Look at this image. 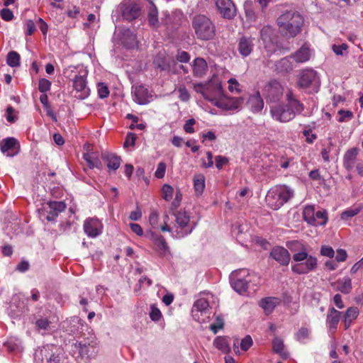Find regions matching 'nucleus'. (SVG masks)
<instances>
[{"label": "nucleus", "mask_w": 363, "mask_h": 363, "mask_svg": "<svg viewBox=\"0 0 363 363\" xmlns=\"http://www.w3.org/2000/svg\"><path fill=\"white\" fill-rule=\"evenodd\" d=\"M338 115L340 116L337 121L340 123L343 122H347L350 121L353 117V113L352 111L349 110H340L337 112Z\"/></svg>", "instance_id": "nucleus-49"}, {"label": "nucleus", "mask_w": 363, "mask_h": 363, "mask_svg": "<svg viewBox=\"0 0 363 363\" xmlns=\"http://www.w3.org/2000/svg\"><path fill=\"white\" fill-rule=\"evenodd\" d=\"M51 82L45 78H42L39 80L38 89L42 93H46L50 89Z\"/></svg>", "instance_id": "nucleus-53"}, {"label": "nucleus", "mask_w": 363, "mask_h": 363, "mask_svg": "<svg viewBox=\"0 0 363 363\" xmlns=\"http://www.w3.org/2000/svg\"><path fill=\"white\" fill-rule=\"evenodd\" d=\"M84 160L86 162L89 168L93 169L94 167L100 169L101 167V163L98 158L94 156V153H84L83 156Z\"/></svg>", "instance_id": "nucleus-43"}, {"label": "nucleus", "mask_w": 363, "mask_h": 363, "mask_svg": "<svg viewBox=\"0 0 363 363\" xmlns=\"http://www.w3.org/2000/svg\"><path fill=\"white\" fill-rule=\"evenodd\" d=\"M82 70H86L82 65L69 66L63 71L64 76L74 82V79L78 78Z\"/></svg>", "instance_id": "nucleus-35"}, {"label": "nucleus", "mask_w": 363, "mask_h": 363, "mask_svg": "<svg viewBox=\"0 0 363 363\" xmlns=\"http://www.w3.org/2000/svg\"><path fill=\"white\" fill-rule=\"evenodd\" d=\"M194 89L196 93L201 94L203 99L212 105H214L223 94L221 82L216 75H213L209 81L204 84H194Z\"/></svg>", "instance_id": "nucleus-6"}, {"label": "nucleus", "mask_w": 363, "mask_h": 363, "mask_svg": "<svg viewBox=\"0 0 363 363\" xmlns=\"http://www.w3.org/2000/svg\"><path fill=\"white\" fill-rule=\"evenodd\" d=\"M192 26L198 39L209 40L216 35V27L213 21L204 15L195 16Z\"/></svg>", "instance_id": "nucleus-7"}, {"label": "nucleus", "mask_w": 363, "mask_h": 363, "mask_svg": "<svg viewBox=\"0 0 363 363\" xmlns=\"http://www.w3.org/2000/svg\"><path fill=\"white\" fill-rule=\"evenodd\" d=\"M286 100L287 104L285 105L276 104L271 106V115L274 120L281 123L289 122L296 113L303 111V105L294 97L291 91L286 94Z\"/></svg>", "instance_id": "nucleus-3"}, {"label": "nucleus", "mask_w": 363, "mask_h": 363, "mask_svg": "<svg viewBox=\"0 0 363 363\" xmlns=\"http://www.w3.org/2000/svg\"><path fill=\"white\" fill-rule=\"evenodd\" d=\"M304 220L310 225H325L328 222V213L325 210L315 211L313 206H306L303 211Z\"/></svg>", "instance_id": "nucleus-10"}, {"label": "nucleus", "mask_w": 363, "mask_h": 363, "mask_svg": "<svg viewBox=\"0 0 363 363\" xmlns=\"http://www.w3.org/2000/svg\"><path fill=\"white\" fill-rule=\"evenodd\" d=\"M224 320L222 316L218 315L216 318V322L210 325V329L214 334L223 328Z\"/></svg>", "instance_id": "nucleus-50"}, {"label": "nucleus", "mask_w": 363, "mask_h": 363, "mask_svg": "<svg viewBox=\"0 0 363 363\" xmlns=\"http://www.w3.org/2000/svg\"><path fill=\"white\" fill-rule=\"evenodd\" d=\"M102 159L107 162L109 169L116 170L120 167L121 159L112 153H103Z\"/></svg>", "instance_id": "nucleus-33"}, {"label": "nucleus", "mask_w": 363, "mask_h": 363, "mask_svg": "<svg viewBox=\"0 0 363 363\" xmlns=\"http://www.w3.org/2000/svg\"><path fill=\"white\" fill-rule=\"evenodd\" d=\"M213 346L224 354L231 351L229 339L224 336H218L213 340Z\"/></svg>", "instance_id": "nucleus-31"}, {"label": "nucleus", "mask_w": 363, "mask_h": 363, "mask_svg": "<svg viewBox=\"0 0 363 363\" xmlns=\"http://www.w3.org/2000/svg\"><path fill=\"white\" fill-rule=\"evenodd\" d=\"M357 150L355 148L350 149L344 155V166L347 169H351L355 162Z\"/></svg>", "instance_id": "nucleus-39"}, {"label": "nucleus", "mask_w": 363, "mask_h": 363, "mask_svg": "<svg viewBox=\"0 0 363 363\" xmlns=\"http://www.w3.org/2000/svg\"><path fill=\"white\" fill-rule=\"evenodd\" d=\"M149 223L150 225L155 229L160 228L163 225H159V215L157 212L153 211L149 216Z\"/></svg>", "instance_id": "nucleus-52"}, {"label": "nucleus", "mask_w": 363, "mask_h": 363, "mask_svg": "<svg viewBox=\"0 0 363 363\" xmlns=\"http://www.w3.org/2000/svg\"><path fill=\"white\" fill-rule=\"evenodd\" d=\"M121 41L123 45L130 48L135 45L136 37L129 29H124L122 32Z\"/></svg>", "instance_id": "nucleus-34"}, {"label": "nucleus", "mask_w": 363, "mask_h": 363, "mask_svg": "<svg viewBox=\"0 0 363 363\" xmlns=\"http://www.w3.org/2000/svg\"><path fill=\"white\" fill-rule=\"evenodd\" d=\"M35 30V26L32 20H27L25 23V33L28 35H32Z\"/></svg>", "instance_id": "nucleus-61"}, {"label": "nucleus", "mask_w": 363, "mask_h": 363, "mask_svg": "<svg viewBox=\"0 0 363 363\" xmlns=\"http://www.w3.org/2000/svg\"><path fill=\"white\" fill-rule=\"evenodd\" d=\"M340 315L341 313L334 308H329L326 318V325L330 333L333 334L335 332L340 319Z\"/></svg>", "instance_id": "nucleus-25"}, {"label": "nucleus", "mask_w": 363, "mask_h": 363, "mask_svg": "<svg viewBox=\"0 0 363 363\" xmlns=\"http://www.w3.org/2000/svg\"><path fill=\"white\" fill-rule=\"evenodd\" d=\"M298 84L301 88L312 86L317 91L320 82L316 72L311 69L303 70L300 73Z\"/></svg>", "instance_id": "nucleus-16"}, {"label": "nucleus", "mask_w": 363, "mask_h": 363, "mask_svg": "<svg viewBox=\"0 0 363 363\" xmlns=\"http://www.w3.org/2000/svg\"><path fill=\"white\" fill-rule=\"evenodd\" d=\"M262 93L267 101L276 103L282 97L284 87L278 81L272 80L264 86Z\"/></svg>", "instance_id": "nucleus-13"}, {"label": "nucleus", "mask_w": 363, "mask_h": 363, "mask_svg": "<svg viewBox=\"0 0 363 363\" xmlns=\"http://www.w3.org/2000/svg\"><path fill=\"white\" fill-rule=\"evenodd\" d=\"M311 331L308 328H301L296 333V339L301 342H305L310 337Z\"/></svg>", "instance_id": "nucleus-46"}, {"label": "nucleus", "mask_w": 363, "mask_h": 363, "mask_svg": "<svg viewBox=\"0 0 363 363\" xmlns=\"http://www.w3.org/2000/svg\"><path fill=\"white\" fill-rule=\"evenodd\" d=\"M196 121L194 118L189 119L186 121L184 125V130L186 133H194V125Z\"/></svg>", "instance_id": "nucleus-62"}, {"label": "nucleus", "mask_w": 363, "mask_h": 363, "mask_svg": "<svg viewBox=\"0 0 363 363\" xmlns=\"http://www.w3.org/2000/svg\"><path fill=\"white\" fill-rule=\"evenodd\" d=\"M216 160V167L218 169H221L224 165H225L228 162V160L227 157L218 155L215 158Z\"/></svg>", "instance_id": "nucleus-64"}, {"label": "nucleus", "mask_w": 363, "mask_h": 363, "mask_svg": "<svg viewBox=\"0 0 363 363\" xmlns=\"http://www.w3.org/2000/svg\"><path fill=\"white\" fill-rule=\"evenodd\" d=\"M20 55L15 52H9L7 55L6 62L11 67H16L20 65Z\"/></svg>", "instance_id": "nucleus-44"}, {"label": "nucleus", "mask_w": 363, "mask_h": 363, "mask_svg": "<svg viewBox=\"0 0 363 363\" xmlns=\"http://www.w3.org/2000/svg\"><path fill=\"white\" fill-rule=\"evenodd\" d=\"M55 345H46L36 350L35 363H62Z\"/></svg>", "instance_id": "nucleus-9"}, {"label": "nucleus", "mask_w": 363, "mask_h": 363, "mask_svg": "<svg viewBox=\"0 0 363 363\" xmlns=\"http://www.w3.org/2000/svg\"><path fill=\"white\" fill-rule=\"evenodd\" d=\"M161 194L163 199L167 201H169L173 198L174 194V189L172 186L165 184L162 187Z\"/></svg>", "instance_id": "nucleus-45"}, {"label": "nucleus", "mask_w": 363, "mask_h": 363, "mask_svg": "<svg viewBox=\"0 0 363 363\" xmlns=\"http://www.w3.org/2000/svg\"><path fill=\"white\" fill-rule=\"evenodd\" d=\"M134 101L140 105H145L150 103L152 100V95L149 93L147 88L140 85L135 87Z\"/></svg>", "instance_id": "nucleus-24"}, {"label": "nucleus", "mask_w": 363, "mask_h": 363, "mask_svg": "<svg viewBox=\"0 0 363 363\" xmlns=\"http://www.w3.org/2000/svg\"><path fill=\"white\" fill-rule=\"evenodd\" d=\"M294 196V191L284 184L277 185L271 188L266 195V203L273 210L279 209Z\"/></svg>", "instance_id": "nucleus-5"}, {"label": "nucleus", "mask_w": 363, "mask_h": 363, "mask_svg": "<svg viewBox=\"0 0 363 363\" xmlns=\"http://www.w3.org/2000/svg\"><path fill=\"white\" fill-rule=\"evenodd\" d=\"M333 51L337 55H343L345 52H347L348 49V46L346 43H342L341 45H333L332 46Z\"/></svg>", "instance_id": "nucleus-56"}, {"label": "nucleus", "mask_w": 363, "mask_h": 363, "mask_svg": "<svg viewBox=\"0 0 363 363\" xmlns=\"http://www.w3.org/2000/svg\"><path fill=\"white\" fill-rule=\"evenodd\" d=\"M104 225L101 221L96 218H89L83 224L84 233L91 238H96L103 232Z\"/></svg>", "instance_id": "nucleus-17"}, {"label": "nucleus", "mask_w": 363, "mask_h": 363, "mask_svg": "<svg viewBox=\"0 0 363 363\" xmlns=\"http://www.w3.org/2000/svg\"><path fill=\"white\" fill-rule=\"evenodd\" d=\"M205 177L203 174H196L194 177V188L197 195H201L205 189Z\"/></svg>", "instance_id": "nucleus-40"}, {"label": "nucleus", "mask_w": 363, "mask_h": 363, "mask_svg": "<svg viewBox=\"0 0 363 363\" xmlns=\"http://www.w3.org/2000/svg\"><path fill=\"white\" fill-rule=\"evenodd\" d=\"M360 211V207L347 208L341 213L340 218L342 220H347L349 218H352L357 215Z\"/></svg>", "instance_id": "nucleus-47"}, {"label": "nucleus", "mask_w": 363, "mask_h": 363, "mask_svg": "<svg viewBox=\"0 0 363 363\" xmlns=\"http://www.w3.org/2000/svg\"><path fill=\"white\" fill-rule=\"evenodd\" d=\"M179 94L178 97L184 102H186L190 99V94L184 86H181L177 89Z\"/></svg>", "instance_id": "nucleus-54"}, {"label": "nucleus", "mask_w": 363, "mask_h": 363, "mask_svg": "<svg viewBox=\"0 0 363 363\" xmlns=\"http://www.w3.org/2000/svg\"><path fill=\"white\" fill-rule=\"evenodd\" d=\"M193 74L196 77H202L208 69V65L206 60L202 57H196L191 65Z\"/></svg>", "instance_id": "nucleus-27"}, {"label": "nucleus", "mask_w": 363, "mask_h": 363, "mask_svg": "<svg viewBox=\"0 0 363 363\" xmlns=\"http://www.w3.org/2000/svg\"><path fill=\"white\" fill-rule=\"evenodd\" d=\"M97 91L99 98L104 99L109 95V90L107 85L103 82H99L97 84Z\"/></svg>", "instance_id": "nucleus-51"}, {"label": "nucleus", "mask_w": 363, "mask_h": 363, "mask_svg": "<svg viewBox=\"0 0 363 363\" xmlns=\"http://www.w3.org/2000/svg\"><path fill=\"white\" fill-rule=\"evenodd\" d=\"M272 347L273 351L279 354L282 358L286 359L288 357V352L285 350V347L282 340H281L280 338L276 337L274 339L272 342Z\"/></svg>", "instance_id": "nucleus-41"}, {"label": "nucleus", "mask_w": 363, "mask_h": 363, "mask_svg": "<svg viewBox=\"0 0 363 363\" xmlns=\"http://www.w3.org/2000/svg\"><path fill=\"white\" fill-rule=\"evenodd\" d=\"M250 281V275L247 269H240L232 274L231 286L240 294L246 292Z\"/></svg>", "instance_id": "nucleus-12"}, {"label": "nucleus", "mask_w": 363, "mask_h": 363, "mask_svg": "<svg viewBox=\"0 0 363 363\" xmlns=\"http://www.w3.org/2000/svg\"><path fill=\"white\" fill-rule=\"evenodd\" d=\"M359 315V310L357 307H350L345 312V328L347 329L351 323L355 320Z\"/></svg>", "instance_id": "nucleus-42"}, {"label": "nucleus", "mask_w": 363, "mask_h": 363, "mask_svg": "<svg viewBox=\"0 0 363 363\" xmlns=\"http://www.w3.org/2000/svg\"><path fill=\"white\" fill-rule=\"evenodd\" d=\"M270 255L281 265H288L291 259L289 251L280 246L274 247L272 250Z\"/></svg>", "instance_id": "nucleus-23"}, {"label": "nucleus", "mask_w": 363, "mask_h": 363, "mask_svg": "<svg viewBox=\"0 0 363 363\" xmlns=\"http://www.w3.org/2000/svg\"><path fill=\"white\" fill-rule=\"evenodd\" d=\"M74 347L85 361L94 359L99 350V344L96 340L76 342L74 344Z\"/></svg>", "instance_id": "nucleus-11"}, {"label": "nucleus", "mask_w": 363, "mask_h": 363, "mask_svg": "<svg viewBox=\"0 0 363 363\" xmlns=\"http://www.w3.org/2000/svg\"><path fill=\"white\" fill-rule=\"evenodd\" d=\"M122 13L127 19H135L140 15V6L135 1L125 0L122 4Z\"/></svg>", "instance_id": "nucleus-22"}, {"label": "nucleus", "mask_w": 363, "mask_h": 363, "mask_svg": "<svg viewBox=\"0 0 363 363\" xmlns=\"http://www.w3.org/2000/svg\"><path fill=\"white\" fill-rule=\"evenodd\" d=\"M287 247L292 252L300 250L293 255V261L295 264L291 266V270L298 274H308L315 270L318 267V259L315 257L308 255L305 246L298 241H291L287 243Z\"/></svg>", "instance_id": "nucleus-1"}, {"label": "nucleus", "mask_w": 363, "mask_h": 363, "mask_svg": "<svg viewBox=\"0 0 363 363\" xmlns=\"http://www.w3.org/2000/svg\"><path fill=\"white\" fill-rule=\"evenodd\" d=\"M242 99L239 98L228 97L224 94L213 105L223 111H235L240 108Z\"/></svg>", "instance_id": "nucleus-18"}, {"label": "nucleus", "mask_w": 363, "mask_h": 363, "mask_svg": "<svg viewBox=\"0 0 363 363\" xmlns=\"http://www.w3.org/2000/svg\"><path fill=\"white\" fill-rule=\"evenodd\" d=\"M166 172V164L164 162H160L157 167L155 172V176L158 179H162L164 177Z\"/></svg>", "instance_id": "nucleus-58"}, {"label": "nucleus", "mask_w": 363, "mask_h": 363, "mask_svg": "<svg viewBox=\"0 0 363 363\" xmlns=\"http://www.w3.org/2000/svg\"><path fill=\"white\" fill-rule=\"evenodd\" d=\"M216 6L225 18L232 19L236 15V7L232 0H216Z\"/></svg>", "instance_id": "nucleus-19"}, {"label": "nucleus", "mask_w": 363, "mask_h": 363, "mask_svg": "<svg viewBox=\"0 0 363 363\" xmlns=\"http://www.w3.org/2000/svg\"><path fill=\"white\" fill-rule=\"evenodd\" d=\"M87 74V70H82L78 78L72 82L74 97L80 100L86 99L90 94V89L86 82Z\"/></svg>", "instance_id": "nucleus-14"}, {"label": "nucleus", "mask_w": 363, "mask_h": 363, "mask_svg": "<svg viewBox=\"0 0 363 363\" xmlns=\"http://www.w3.org/2000/svg\"><path fill=\"white\" fill-rule=\"evenodd\" d=\"M247 106L253 113H257L262 110L264 101L258 91L249 97Z\"/></svg>", "instance_id": "nucleus-30"}, {"label": "nucleus", "mask_w": 363, "mask_h": 363, "mask_svg": "<svg viewBox=\"0 0 363 363\" xmlns=\"http://www.w3.org/2000/svg\"><path fill=\"white\" fill-rule=\"evenodd\" d=\"M272 33V28L271 26H264L260 32L261 38L264 42L270 41V35Z\"/></svg>", "instance_id": "nucleus-57"}, {"label": "nucleus", "mask_w": 363, "mask_h": 363, "mask_svg": "<svg viewBox=\"0 0 363 363\" xmlns=\"http://www.w3.org/2000/svg\"><path fill=\"white\" fill-rule=\"evenodd\" d=\"M149 315L150 319L155 322L159 321L162 317L160 310L155 305L150 306Z\"/></svg>", "instance_id": "nucleus-48"}, {"label": "nucleus", "mask_w": 363, "mask_h": 363, "mask_svg": "<svg viewBox=\"0 0 363 363\" xmlns=\"http://www.w3.org/2000/svg\"><path fill=\"white\" fill-rule=\"evenodd\" d=\"M312 54V50L308 47L303 45L292 55L291 57L296 63H303L310 60Z\"/></svg>", "instance_id": "nucleus-29"}, {"label": "nucleus", "mask_w": 363, "mask_h": 363, "mask_svg": "<svg viewBox=\"0 0 363 363\" xmlns=\"http://www.w3.org/2000/svg\"><path fill=\"white\" fill-rule=\"evenodd\" d=\"M136 140V135L133 133H129L125 138L123 146L124 147H133L135 145Z\"/></svg>", "instance_id": "nucleus-59"}, {"label": "nucleus", "mask_w": 363, "mask_h": 363, "mask_svg": "<svg viewBox=\"0 0 363 363\" xmlns=\"http://www.w3.org/2000/svg\"><path fill=\"white\" fill-rule=\"evenodd\" d=\"M1 152L6 157H13L20 150V144L14 138H7L0 143Z\"/></svg>", "instance_id": "nucleus-20"}, {"label": "nucleus", "mask_w": 363, "mask_h": 363, "mask_svg": "<svg viewBox=\"0 0 363 363\" xmlns=\"http://www.w3.org/2000/svg\"><path fill=\"white\" fill-rule=\"evenodd\" d=\"M277 23L279 30L285 35L294 37L301 32L303 18L296 11H287L277 18Z\"/></svg>", "instance_id": "nucleus-4"}, {"label": "nucleus", "mask_w": 363, "mask_h": 363, "mask_svg": "<svg viewBox=\"0 0 363 363\" xmlns=\"http://www.w3.org/2000/svg\"><path fill=\"white\" fill-rule=\"evenodd\" d=\"M0 15L2 19L6 21H11L13 18V12L9 9H3L0 11Z\"/></svg>", "instance_id": "nucleus-63"}, {"label": "nucleus", "mask_w": 363, "mask_h": 363, "mask_svg": "<svg viewBox=\"0 0 363 363\" xmlns=\"http://www.w3.org/2000/svg\"><path fill=\"white\" fill-rule=\"evenodd\" d=\"M212 298L210 293L203 292L199 294V298L196 300L191 309V315L195 320L203 323L209 318V300Z\"/></svg>", "instance_id": "nucleus-8"}, {"label": "nucleus", "mask_w": 363, "mask_h": 363, "mask_svg": "<svg viewBox=\"0 0 363 363\" xmlns=\"http://www.w3.org/2000/svg\"><path fill=\"white\" fill-rule=\"evenodd\" d=\"M253 340L250 335H245L239 342L236 339L233 342V350L235 354H240V350L247 351L252 345Z\"/></svg>", "instance_id": "nucleus-28"}, {"label": "nucleus", "mask_w": 363, "mask_h": 363, "mask_svg": "<svg viewBox=\"0 0 363 363\" xmlns=\"http://www.w3.org/2000/svg\"><path fill=\"white\" fill-rule=\"evenodd\" d=\"M294 62L291 56L284 57L276 63V69L280 72H290L294 67Z\"/></svg>", "instance_id": "nucleus-32"}, {"label": "nucleus", "mask_w": 363, "mask_h": 363, "mask_svg": "<svg viewBox=\"0 0 363 363\" xmlns=\"http://www.w3.org/2000/svg\"><path fill=\"white\" fill-rule=\"evenodd\" d=\"M174 216L176 225L173 228H170L167 224L169 216L164 215L161 230L170 233L171 235L177 239L189 235L196 227V223L191 219L190 213L186 211L180 210Z\"/></svg>", "instance_id": "nucleus-2"}, {"label": "nucleus", "mask_w": 363, "mask_h": 363, "mask_svg": "<svg viewBox=\"0 0 363 363\" xmlns=\"http://www.w3.org/2000/svg\"><path fill=\"white\" fill-rule=\"evenodd\" d=\"M279 303V299L274 297L265 298L260 301V306L267 314L272 313L276 306Z\"/></svg>", "instance_id": "nucleus-36"}, {"label": "nucleus", "mask_w": 363, "mask_h": 363, "mask_svg": "<svg viewBox=\"0 0 363 363\" xmlns=\"http://www.w3.org/2000/svg\"><path fill=\"white\" fill-rule=\"evenodd\" d=\"M335 284L337 285L336 289L345 294H349L352 288V279L348 277L338 279Z\"/></svg>", "instance_id": "nucleus-37"}, {"label": "nucleus", "mask_w": 363, "mask_h": 363, "mask_svg": "<svg viewBox=\"0 0 363 363\" xmlns=\"http://www.w3.org/2000/svg\"><path fill=\"white\" fill-rule=\"evenodd\" d=\"M254 38L252 37H242L238 43V51L242 57L249 56L254 48Z\"/></svg>", "instance_id": "nucleus-26"}, {"label": "nucleus", "mask_w": 363, "mask_h": 363, "mask_svg": "<svg viewBox=\"0 0 363 363\" xmlns=\"http://www.w3.org/2000/svg\"><path fill=\"white\" fill-rule=\"evenodd\" d=\"M150 6L148 12V21L150 26L157 27L159 25L158 11L152 1L148 0Z\"/></svg>", "instance_id": "nucleus-38"}, {"label": "nucleus", "mask_w": 363, "mask_h": 363, "mask_svg": "<svg viewBox=\"0 0 363 363\" xmlns=\"http://www.w3.org/2000/svg\"><path fill=\"white\" fill-rule=\"evenodd\" d=\"M145 237L151 240L156 246L157 251L162 256H166L169 253V247L164 238L156 235L152 230L146 232Z\"/></svg>", "instance_id": "nucleus-21"}, {"label": "nucleus", "mask_w": 363, "mask_h": 363, "mask_svg": "<svg viewBox=\"0 0 363 363\" xmlns=\"http://www.w3.org/2000/svg\"><path fill=\"white\" fill-rule=\"evenodd\" d=\"M228 82V90L230 92L233 93V92H239L240 91V89H239L240 84L235 79L230 78Z\"/></svg>", "instance_id": "nucleus-60"}, {"label": "nucleus", "mask_w": 363, "mask_h": 363, "mask_svg": "<svg viewBox=\"0 0 363 363\" xmlns=\"http://www.w3.org/2000/svg\"><path fill=\"white\" fill-rule=\"evenodd\" d=\"M320 255L324 257L333 258L335 256V251L329 245H322L320 247Z\"/></svg>", "instance_id": "nucleus-55"}, {"label": "nucleus", "mask_w": 363, "mask_h": 363, "mask_svg": "<svg viewBox=\"0 0 363 363\" xmlns=\"http://www.w3.org/2000/svg\"><path fill=\"white\" fill-rule=\"evenodd\" d=\"M65 208L66 205L63 201H50L41 209L40 216L48 221H53Z\"/></svg>", "instance_id": "nucleus-15"}]
</instances>
